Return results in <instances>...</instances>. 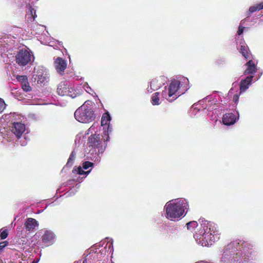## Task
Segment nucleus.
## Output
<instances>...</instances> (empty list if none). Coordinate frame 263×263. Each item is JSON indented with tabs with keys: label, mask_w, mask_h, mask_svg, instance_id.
I'll list each match as a JSON object with an SVG mask.
<instances>
[{
	"label": "nucleus",
	"mask_w": 263,
	"mask_h": 263,
	"mask_svg": "<svg viewBox=\"0 0 263 263\" xmlns=\"http://www.w3.org/2000/svg\"><path fill=\"white\" fill-rule=\"evenodd\" d=\"M6 104L3 99L0 98V112H2L5 108Z\"/></svg>",
	"instance_id": "33"
},
{
	"label": "nucleus",
	"mask_w": 263,
	"mask_h": 263,
	"mask_svg": "<svg viewBox=\"0 0 263 263\" xmlns=\"http://www.w3.org/2000/svg\"><path fill=\"white\" fill-rule=\"evenodd\" d=\"M54 66L57 72L62 74L67 67V64L64 60L59 57L55 60Z\"/></svg>",
	"instance_id": "17"
},
{
	"label": "nucleus",
	"mask_w": 263,
	"mask_h": 263,
	"mask_svg": "<svg viewBox=\"0 0 263 263\" xmlns=\"http://www.w3.org/2000/svg\"><path fill=\"white\" fill-rule=\"evenodd\" d=\"M32 78L34 81H37V83L41 85H44L48 80L47 72L46 69L42 66H37L34 68Z\"/></svg>",
	"instance_id": "9"
},
{
	"label": "nucleus",
	"mask_w": 263,
	"mask_h": 263,
	"mask_svg": "<svg viewBox=\"0 0 263 263\" xmlns=\"http://www.w3.org/2000/svg\"><path fill=\"white\" fill-rule=\"evenodd\" d=\"M239 118V114L237 111L235 114L228 113L223 115L222 122L224 124L231 125L234 124Z\"/></svg>",
	"instance_id": "15"
},
{
	"label": "nucleus",
	"mask_w": 263,
	"mask_h": 263,
	"mask_svg": "<svg viewBox=\"0 0 263 263\" xmlns=\"http://www.w3.org/2000/svg\"><path fill=\"white\" fill-rule=\"evenodd\" d=\"M13 44V41L11 37L4 36L0 37V53L2 54L6 51H8Z\"/></svg>",
	"instance_id": "11"
},
{
	"label": "nucleus",
	"mask_w": 263,
	"mask_h": 263,
	"mask_svg": "<svg viewBox=\"0 0 263 263\" xmlns=\"http://www.w3.org/2000/svg\"><path fill=\"white\" fill-rule=\"evenodd\" d=\"M111 263H114V262H112V261H111Z\"/></svg>",
	"instance_id": "40"
},
{
	"label": "nucleus",
	"mask_w": 263,
	"mask_h": 263,
	"mask_svg": "<svg viewBox=\"0 0 263 263\" xmlns=\"http://www.w3.org/2000/svg\"><path fill=\"white\" fill-rule=\"evenodd\" d=\"M189 80L184 77L171 81L168 87H165L162 92V96L171 102L176 100L188 89Z\"/></svg>",
	"instance_id": "3"
},
{
	"label": "nucleus",
	"mask_w": 263,
	"mask_h": 263,
	"mask_svg": "<svg viewBox=\"0 0 263 263\" xmlns=\"http://www.w3.org/2000/svg\"><path fill=\"white\" fill-rule=\"evenodd\" d=\"M211 97L209 96L207 98H205L203 101H200L201 103H206V106L205 107V108H206L208 111H211L212 110L214 109L215 107V103H214V102H212L211 101Z\"/></svg>",
	"instance_id": "22"
},
{
	"label": "nucleus",
	"mask_w": 263,
	"mask_h": 263,
	"mask_svg": "<svg viewBox=\"0 0 263 263\" xmlns=\"http://www.w3.org/2000/svg\"><path fill=\"white\" fill-rule=\"evenodd\" d=\"M32 53L26 47L19 49L15 55L16 63L21 66H24L33 60Z\"/></svg>",
	"instance_id": "8"
},
{
	"label": "nucleus",
	"mask_w": 263,
	"mask_h": 263,
	"mask_svg": "<svg viewBox=\"0 0 263 263\" xmlns=\"http://www.w3.org/2000/svg\"><path fill=\"white\" fill-rule=\"evenodd\" d=\"M189 207L185 199L171 200L166 202L164 207L165 217L171 221L178 220L186 214Z\"/></svg>",
	"instance_id": "2"
},
{
	"label": "nucleus",
	"mask_w": 263,
	"mask_h": 263,
	"mask_svg": "<svg viewBox=\"0 0 263 263\" xmlns=\"http://www.w3.org/2000/svg\"><path fill=\"white\" fill-rule=\"evenodd\" d=\"M109 249L110 250V252L111 253V254H113L114 252V249H113V245L112 243H111L108 246Z\"/></svg>",
	"instance_id": "36"
},
{
	"label": "nucleus",
	"mask_w": 263,
	"mask_h": 263,
	"mask_svg": "<svg viewBox=\"0 0 263 263\" xmlns=\"http://www.w3.org/2000/svg\"><path fill=\"white\" fill-rule=\"evenodd\" d=\"M26 130L25 124L20 122H14L11 127V131L17 138H20Z\"/></svg>",
	"instance_id": "12"
},
{
	"label": "nucleus",
	"mask_w": 263,
	"mask_h": 263,
	"mask_svg": "<svg viewBox=\"0 0 263 263\" xmlns=\"http://www.w3.org/2000/svg\"><path fill=\"white\" fill-rule=\"evenodd\" d=\"M43 242L46 246H50L55 241V235L49 230H46L42 237Z\"/></svg>",
	"instance_id": "16"
},
{
	"label": "nucleus",
	"mask_w": 263,
	"mask_h": 263,
	"mask_svg": "<svg viewBox=\"0 0 263 263\" xmlns=\"http://www.w3.org/2000/svg\"><path fill=\"white\" fill-rule=\"evenodd\" d=\"M238 96L237 95H235L234 96V98H233V101L235 102H237L238 100Z\"/></svg>",
	"instance_id": "38"
},
{
	"label": "nucleus",
	"mask_w": 263,
	"mask_h": 263,
	"mask_svg": "<svg viewBox=\"0 0 263 263\" xmlns=\"http://www.w3.org/2000/svg\"><path fill=\"white\" fill-rule=\"evenodd\" d=\"M7 241H3L0 242V252L3 250V249L7 245Z\"/></svg>",
	"instance_id": "34"
},
{
	"label": "nucleus",
	"mask_w": 263,
	"mask_h": 263,
	"mask_svg": "<svg viewBox=\"0 0 263 263\" xmlns=\"http://www.w3.org/2000/svg\"><path fill=\"white\" fill-rule=\"evenodd\" d=\"M237 244H239V243H237L236 242H233L232 243H231L230 245H228V248L230 249L231 248H232L233 246Z\"/></svg>",
	"instance_id": "37"
},
{
	"label": "nucleus",
	"mask_w": 263,
	"mask_h": 263,
	"mask_svg": "<svg viewBox=\"0 0 263 263\" xmlns=\"http://www.w3.org/2000/svg\"><path fill=\"white\" fill-rule=\"evenodd\" d=\"M247 68L245 71V74L254 73L256 70V64L252 60H249L247 63Z\"/></svg>",
	"instance_id": "21"
},
{
	"label": "nucleus",
	"mask_w": 263,
	"mask_h": 263,
	"mask_svg": "<svg viewBox=\"0 0 263 263\" xmlns=\"http://www.w3.org/2000/svg\"><path fill=\"white\" fill-rule=\"evenodd\" d=\"M93 163L89 161H85L82 164V167L79 166L77 168H74L73 169V173H77L80 175H87L91 171V169L88 171H84V170H87L89 167H93Z\"/></svg>",
	"instance_id": "14"
},
{
	"label": "nucleus",
	"mask_w": 263,
	"mask_h": 263,
	"mask_svg": "<svg viewBox=\"0 0 263 263\" xmlns=\"http://www.w3.org/2000/svg\"><path fill=\"white\" fill-rule=\"evenodd\" d=\"M159 92H155L152 97L151 102L153 105H159L160 104V100L158 97Z\"/></svg>",
	"instance_id": "25"
},
{
	"label": "nucleus",
	"mask_w": 263,
	"mask_h": 263,
	"mask_svg": "<svg viewBox=\"0 0 263 263\" xmlns=\"http://www.w3.org/2000/svg\"><path fill=\"white\" fill-rule=\"evenodd\" d=\"M35 12V10H34L33 8L31 7L29 8V13H28L27 16H28V18L30 19L31 21H33L36 16Z\"/></svg>",
	"instance_id": "26"
},
{
	"label": "nucleus",
	"mask_w": 263,
	"mask_h": 263,
	"mask_svg": "<svg viewBox=\"0 0 263 263\" xmlns=\"http://www.w3.org/2000/svg\"><path fill=\"white\" fill-rule=\"evenodd\" d=\"M82 90L77 89L74 90L70 87L69 83L67 81L61 82L58 86L57 92L58 95L64 96H67L72 98H76L77 96L82 93Z\"/></svg>",
	"instance_id": "7"
},
{
	"label": "nucleus",
	"mask_w": 263,
	"mask_h": 263,
	"mask_svg": "<svg viewBox=\"0 0 263 263\" xmlns=\"http://www.w3.org/2000/svg\"><path fill=\"white\" fill-rule=\"evenodd\" d=\"M237 48L239 49L240 52L245 59H248L249 58L250 54L248 52V47L245 43L240 42V44L237 45Z\"/></svg>",
	"instance_id": "20"
},
{
	"label": "nucleus",
	"mask_w": 263,
	"mask_h": 263,
	"mask_svg": "<svg viewBox=\"0 0 263 263\" xmlns=\"http://www.w3.org/2000/svg\"><path fill=\"white\" fill-rule=\"evenodd\" d=\"M22 88L23 90L26 92L30 91L31 90V88L28 82L23 83V84L22 85Z\"/></svg>",
	"instance_id": "29"
},
{
	"label": "nucleus",
	"mask_w": 263,
	"mask_h": 263,
	"mask_svg": "<svg viewBox=\"0 0 263 263\" xmlns=\"http://www.w3.org/2000/svg\"><path fill=\"white\" fill-rule=\"evenodd\" d=\"M26 144H27V142L25 141V142H24L23 143H21V145H22V146H25V145H26Z\"/></svg>",
	"instance_id": "39"
},
{
	"label": "nucleus",
	"mask_w": 263,
	"mask_h": 263,
	"mask_svg": "<svg viewBox=\"0 0 263 263\" xmlns=\"http://www.w3.org/2000/svg\"><path fill=\"white\" fill-rule=\"evenodd\" d=\"M253 76H251L247 77L245 79L242 80L240 84V93L243 92L249 87L253 80Z\"/></svg>",
	"instance_id": "19"
},
{
	"label": "nucleus",
	"mask_w": 263,
	"mask_h": 263,
	"mask_svg": "<svg viewBox=\"0 0 263 263\" xmlns=\"http://www.w3.org/2000/svg\"><path fill=\"white\" fill-rule=\"evenodd\" d=\"M75 157H76V153H74V152H72L68 159V162L67 163V165H71L73 163V161Z\"/></svg>",
	"instance_id": "30"
},
{
	"label": "nucleus",
	"mask_w": 263,
	"mask_h": 263,
	"mask_svg": "<svg viewBox=\"0 0 263 263\" xmlns=\"http://www.w3.org/2000/svg\"><path fill=\"white\" fill-rule=\"evenodd\" d=\"M24 226L27 231H32L38 227L39 223L35 219L28 218L26 220Z\"/></svg>",
	"instance_id": "18"
},
{
	"label": "nucleus",
	"mask_w": 263,
	"mask_h": 263,
	"mask_svg": "<svg viewBox=\"0 0 263 263\" xmlns=\"http://www.w3.org/2000/svg\"><path fill=\"white\" fill-rule=\"evenodd\" d=\"M164 78L163 77L153 79L150 83V86H148L147 88V91L151 93L153 91L158 90L164 84Z\"/></svg>",
	"instance_id": "13"
},
{
	"label": "nucleus",
	"mask_w": 263,
	"mask_h": 263,
	"mask_svg": "<svg viewBox=\"0 0 263 263\" xmlns=\"http://www.w3.org/2000/svg\"><path fill=\"white\" fill-rule=\"evenodd\" d=\"M74 263H78V262H75Z\"/></svg>",
	"instance_id": "41"
},
{
	"label": "nucleus",
	"mask_w": 263,
	"mask_h": 263,
	"mask_svg": "<svg viewBox=\"0 0 263 263\" xmlns=\"http://www.w3.org/2000/svg\"><path fill=\"white\" fill-rule=\"evenodd\" d=\"M241 249H237V252L233 254L228 253V251H225L221 261L223 263H243L249 259L251 253L242 247Z\"/></svg>",
	"instance_id": "6"
},
{
	"label": "nucleus",
	"mask_w": 263,
	"mask_h": 263,
	"mask_svg": "<svg viewBox=\"0 0 263 263\" xmlns=\"http://www.w3.org/2000/svg\"><path fill=\"white\" fill-rule=\"evenodd\" d=\"M16 79L18 82L21 83L22 85L28 82V79L26 76H17Z\"/></svg>",
	"instance_id": "28"
},
{
	"label": "nucleus",
	"mask_w": 263,
	"mask_h": 263,
	"mask_svg": "<svg viewBox=\"0 0 263 263\" xmlns=\"http://www.w3.org/2000/svg\"><path fill=\"white\" fill-rule=\"evenodd\" d=\"M100 130V127L98 123H94L88 129L87 134H98V132Z\"/></svg>",
	"instance_id": "23"
},
{
	"label": "nucleus",
	"mask_w": 263,
	"mask_h": 263,
	"mask_svg": "<svg viewBox=\"0 0 263 263\" xmlns=\"http://www.w3.org/2000/svg\"><path fill=\"white\" fill-rule=\"evenodd\" d=\"M109 140L108 134H95L90 135L88 139V145L92 153H95L98 155L103 154L106 149L107 142Z\"/></svg>",
	"instance_id": "4"
},
{
	"label": "nucleus",
	"mask_w": 263,
	"mask_h": 263,
	"mask_svg": "<svg viewBox=\"0 0 263 263\" xmlns=\"http://www.w3.org/2000/svg\"><path fill=\"white\" fill-rule=\"evenodd\" d=\"M111 117L108 112L104 114L101 119V126L104 133L109 135L112 132V127L110 125Z\"/></svg>",
	"instance_id": "10"
},
{
	"label": "nucleus",
	"mask_w": 263,
	"mask_h": 263,
	"mask_svg": "<svg viewBox=\"0 0 263 263\" xmlns=\"http://www.w3.org/2000/svg\"><path fill=\"white\" fill-rule=\"evenodd\" d=\"M76 119L81 123H88L95 119V115L92 109V102L86 101L77 109L74 112Z\"/></svg>",
	"instance_id": "5"
},
{
	"label": "nucleus",
	"mask_w": 263,
	"mask_h": 263,
	"mask_svg": "<svg viewBox=\"0 0 263 263\" xmlns=\"http://www.w3.org/2000/svg\"><path fill=\"white\" fill-rule=\"evenodd\" d=\"M200 226L194 235L198 244L209 246L219 239L220 233L214 223L203 219H200Z\"/></svg>",
	"instance_id": "1"
},
{
	"label": "nucleus",
	"mask_w": 263,
	"mask_h": 263,
	"mask_svg": "<svg viewBox=\"0 0 263 263\" xmlns=\"http://www.w3.org/2000/svg\"><path fill=\"white\" fill-rule=\"evenodd\" d=\"M8 236V232L7 230H4L1 232L0 237L2 239H4Z\"/></svg>",
	"instance_id": "32"
},
{
	"label": "nucleus",
	"mask_w": 263,
	"mask_h": 263,
	"mask_svg": "<svg viewBox=\"0 0 263 263\" xmlns=\"http://www.w3.org/2000/svg\"><path fill=\"white\" fill-rule=\"evenodd\" d=\"M83 89L88 93H91V92L92 91L91 88L90 87V86L88 85V84L86 83L84 84L83 86Z\"/></svg>",
	"instance_id": "31"
},
{
	"label": "nucleus",
	"mask_w": 263,
	"mask_h": 263,
	"mask_svg": "<svg viewBox=\"0 0 263 263\" xmlns=\"http://www.w3.org/2000/svg\"><path fill=\"white\" fill-rule=\"evenodd\" d=\"M262 9H263V3H261L259 4H256L255 5L251 6L249 8V12L250 13H252L254 12H255L257 10H260Z\"/></svg>",
	"instance_id": "24"
},
{
	"label": "nucleus",
	"mask_w": 263,
	"mask_h": 263,
	"mask_svg": "<svg viewBox=\"0 0 263 263\" xmlns=\"http://www.w3.org/2000/svg\"><path fill=\"white\" fill-rule=\"evenodd\" d=\"M186 226L187 229L191 231H193L195 228L198 227L197 222L195 221H192L187 223Z\"/></svg>",
	"instance_id": "27"
},
{
	"label": "nucleus",
	"mask_w": 263,
	"mask_h": 263,
	"mask_svg": "<svg viewBox=\"0 0 263 263\" xmlns=\"http://www.w3.org/2000/svg\"><path fill=\"white\" fill-rule=\"evenodd\" d=\"M244 28H245V27H243L241 26H239V27L238 28V30L237 31V33L238 35H241L242 33Z\"/></svg>",
	"instance_id": "35"
}]
</instances>
